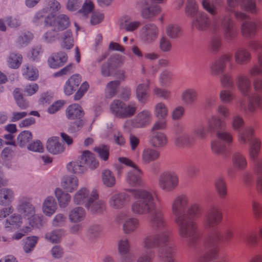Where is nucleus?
Returning a JSON list of instances; mask_svg holds the SVG:
<instances>
[{"label": "nucleus", "instance_id": "obj_1", "mask_svg": "<svg viewBox=\"0 0 262 262\" xmlns=\"http://www.w3.org/2000/svg\"><path fill=\"white\" fill-rule=\"evenodd\" d=\"M127 191L134 198L130 208L133 213L136 215L150 213V226L159 230L158 233L148 235L144 238L143 242L144 248L151 249L169 242L170 233L166 228V223L164 214L161 210L155 209L156 201L159 200L158 194L156 192L145 189H131Z\"/></svg>", "mask_w": 262, "mask_h": 262}, {"label": "nucleus", "instance_id": "obj_2", "mask_svg": "<svg viewBox=\"0 0 262 262\" xmlns=\"http://www.w3.org/2000/svg\"><path fill=\"white\" fill-rule=\"evenodd\" d=\"M85 165L91 169H94L99 165V162L96 160L94 154L89 150L83 151L80 160L71 162L67 165V167L70 172L82 173L86 169Z\"/></svg>", "mask_w": 262, "mask_h": 262}, {"label": "nucleus", "instance_id": "obj_3", "mask_svg": "<svg viewBox=\"0 0 262 262\" xmlns=\"http://www.w3.org/2000/svg\"><path fill=\"white\" fill-rule=\"evenodd\" d=\"M111 112L116 117L126 119L134 116L138 107L136 103H125L119 99L114 100L110 104Z\"/></svg>", "mask_w": 262, "mask_h": 262}, {"label": "nucleus", "instance_id": "obj_4", "mask_svg": "<svg viewBox=\"0 0 262 262\" xmlns=\"http://www.w3.org/2000/svg\"><path fill=\"white\" fill-rule=\"evenodd\" d=\"M174 221L178 227L179 234L181 237H191L196 234L197 224L187 214L175 218Z\"/></svg>", "mask_w": 262, "mask_h": 262}, {"label": "nucleus", "instance_id": "obj_5", "mask_svg": "<svg viewBox=\"0 0 262 262\" xmlns=\"http://www.w3.org/2000/svg\"><path fill=\"white\" fill-rule=\"evenodd\" d=\"M119 161L127 166L132 167L133 169L130 171L127 177V182L132 186H139L143 184L142 172L136 165L130 159L124 157L119 158Z\"/></svg>", "mask_w": 262, "mask_h": 262}, {"label": "nucleus", "instance_id": "obj_6", "mask_svg": "<svg viewBox=\"0 0 262 262\" xmlns=\"http://www.w3.org/2000/svg\"><path fill=\"white\" fill-rule=\"evenodd\" d=\"M179 178L178 176L171 172L161 173L158 179V186L164 191L170 192L178 186Z\"/></svg>", "mask_w": 262, "mask_h": 262}, {"label": "nucleus", "instance_id": "obj_7", "mask_svg": "<svg viewBox=\"0 0 262 262\" xmlns=\"http://www.w3.org/2000/svg\"><path fill=\"white\" fill-rule=\"evenodd\" d=\"M99 194L97 190H94L89 193V190L85 187L80 189L74 195L73 201L75 204L81 205L85 203L87 208H89L91 203L97 200Z\"/></svg>", "mask_w": 262, "mask_h": 262}, {"label": "nucleus", "instance_id": "obj_8", "mask_svg": "<svg viewBox=\"0 0 262 262\" xmlns=\"http://www.w3.org/2000/svg\"><path fill=\"white\" fill-rule=\"evenodd\" d=\"M223 215L221 210L217 207H211L206 213L203 225L206 229L217 227L222 221Z\"/></svg>", "mask_w": 262, "mask_h": 262}, {"label": "nucleus", "instance_id": "obj_9", "mask_svg": "<svg viewBox=\"0 0 262 262\" xmlns=\"http://www.w3.org/2000/svg\"><path fill=\"white\" fill-rule=\"evenodd\" d=\"M189 204V197L185 194L179 195L173 199L171 204V210L174 219L186 215L185 211Z\"/></svg>", "mask_w": 262, "mask_h": 262}, {"label": "nucleus", "instance_id": "obj_10", "mask_svg": "<svg viewBox=\"0 0 262 262\" xmlns=\"http://www.w3.org/2000/svg\"><path fill=\"white\" fill-rule=\"evenodd\" d=\"M46 27H53L54 31H61L70 25V20L69 17L64 15L61 14L57 17L54 15L48 16L45 21Z\"/></svg>", "mask_w": 262, "mask_h": 262}, {"label": "nucleus", "instance_id": "obj_11", "mask_svg": "<svg viewBox=\"0 0 262 262\" xmlns=\"http://www.w3.org/2000/svg\"><path fill=\"white\" fill-rule=\"evenodd\" d=\"M175 144L179 147H187L193 143L194 139L183 126H178L176 129Z\"/></svg>", "mask_w": 262, "mask_h": 262}, {"label": "nucleus", "instance_id": "obj_12", "mask_svg": "<svg viewBox=\"0 0 262 262\" xmlns=\"http://www.w3.org/2000/svg\"><path fill=\"white\" fill-rule=\"evenodd\" d=\"M232 55L227 53L211 62L210 65V73L212 75L217 76L223 72L226 68V63L231 60Z\"/></svg>", "mask_w": 262, "mask_h": 262}, {"label": "nucleus", "instance_id": "obj_13", "mask_svg": "<svg viewBox=\"0 0 262 262\" xmlns=\"http://www.w3.org/2000/svg\"><path fill=\"white\" fill-rule=\"evenodd\" d=\"M261 27V24L259 21L245 20L241 26V33L244 37L250 38L254 36Z\"/></svg>", "mask_w": 262, "mask_h": 262}, {"label": "nucleus", "instance_id": "obj_14", "mask_svg": "<svg viewBox=\"0 0 262 262\" xmlns=\"http://www.w3.org/2000/svg\"><path fill=\"white\" fill-rule=\"evenodd\" d=\"M235 84L238 90L244 96H247L251 91V80L244 74L237 75L235 79Z\"/></svg>", "mask_w": 262, "mask_h": 262}, {"label": "nucleus", "instance_id": "obj_15", "mask_svg": "<svg viewBox=\"0 0 262 262\" xmlns=\"http://www.w3.org/2000/svg\"><path fill=\"white\" fill-rule=\"evenodd\" d=\"M255 130L253 127H247L239 132L237 136V141L239 145L246 146L248 143H253L254 137Z\"/></svg>", "mask_w": 262, "mask_h": 262}, {"label": "nucleus", "instance_id": "obj_16", "mask_svg": "<svg viewBox=\"0 0 262 262\" xmlns=\"http://www.w3.org/2000/svg\"><path fill=\"white\" fill-rule=\"evenodd\" d=\"M252 58L250 51L245 48L237 49L234 53L235 62L239 66H244L249 63Z\"/></svg>", "mask_w": 262, "mask_h": 262}, {"label": "nucleus", "instance_id": "obj_17", "mask_svg": "<svg viewBox=\"0 0 262 262\" xmlns=\"http://www.w3.org/2000/svg\"><path fill=\"white\" fill-rule=\"evenodd\" d=\"M82 80L81 76L78 74L72 75L66 81L64 86V92L67 95H72L77 89Z\"/></svg>", "mask_w": 262, "mask_h": 262}, {"label": "nucleus", "instance_id": "obj_18", "mask_svg": "<svg viewBox=\"0 0 262 262\" xmlns=\"http://www.w3.org/2000/svg\"><path fill=\"white\" fill-rule=\"evenodd\" d=\"M68 59L67 54L60 51L52 54L48 59V63L52 68H58L67 63Z\"/></svg>", "mask_w": 262, "mask_h": 262}, {"label": "nucleus", "instance_id": "obj_19", "mask_svg": "<svg viewBox=\"0 0 262 262\" xmlns=\"http://www.w3.org/2000/svg\"><path fill=\"white\" fill-rule=\"evenodd\" d=\"M48 151L54 155L59 154L63 152L65 147L59 141L57 137H52L49 138L47 142L46 145Z\"/></svg>", "mask_w": 262, "mask_h": 262}, {"label": "nucleus", "instance_id": "obj_20", "mask_svg": "<svg viewBox=\"0 0 262 262\" xmlns=\"http://www.w3.org/2000/svg\"><path fill=\"white\" fill-rule=\"evenodd\" d=\"M130 198L126 193H118L113 195L110 200V206L115 209L122 207L126 203H128Z\"/></svg>", "mask_w": 262, "mask_h": 262}, {"label": "nucleus", "instance_id": "obj_21", "mask_svg": "<svg viewBox=\"0 0 262 262\" xmlns=\"http://www.w3.org/2000/svg\"><path fill=\"white\" fill-rule=\"evenodd\" d=\"M167 142V137L164 133L160 132L151 133L150 143L152 146L162 147L165 146Z\"/></svg>", "mask_w": 262, "mask_h": 262}, {"label": "nucleus", "instance_id": "obj_22", "mask_svg": "<svg viewBox=\"0 0 262 262\" xmlns=\"http://www.w3.org/2000/svg\"><path fill=\"white\" fill-rule=\"evenodd\" d=\"M210 23L208 15L206 13H201L196 16L193 21L192 25L198 30H204L210 26Z\"/></svg>", "mask_w": 262, "mask_h": 262}, {"label": "nucleus", "instance_id": "obj_23", "mask_svg": "<svg viewBox=\"0 0 262 262\" xmlns=\"http://www.w3.org/2000/svg\"><path fill=\"white\" fill-rule=\"evenodd\" d=\"M151 114L147 110H144L136 116L135 126L137 127H143L149 124L151 121Z\"/></svg>", "mask_w": 262, "mask_h": 262}, {"label": "nucleus", "instance_id": "obj_24", "mask_svg": "<svg viewBox=\"0 0 262 262\" xmlns=\"http://www.w3.org/2000/svg\"><path fill=\"white\" fill-rule=\"evenodd\" d=\"M66 113L67 118L70 120L80 119L84 115L81 107L78 104H73L69 106Z\"/></svg>", "mask_w": 262, "mask_h": 262}, {"label": "nucleus", "instance_id": "obj_25", "mask_svg": "<svg viewBox=\"0 0 262 262\" xmlns=\"http://www.w3.org/2000/svg\"><path fill=\"white\" fill-rule=\"evenodd\" d=\"M232 162L233 167L238 170H244L248 165L246 157L240 152L234 153L232 157Z\"/></svg>", "mask_w": 262, "mask_h": 262}, {"label": "nucleus", "instance_id": "obj_26", "mask_svg": "<svg viewBox=\"0 0 262 262\" xmlns=\"http://www.w3.org/2000/svg\"><path fill=\"white\" fill-rule=\"evenodd\" d=\"M78 186V180L75 176H66L61 182V186L66 191L72 192L76 190Z\"/></svg>", "mask_w": 262, "mask_h": 262}, {"label": "nucleus", "instance_id": "obj_27", "mask_svg": "<svg viewBox=\"0 0 262 262\" xmlns=\"http://www.w3.org/2000/svg\"><path fill=\"white\" fill-rule=\"evenodd\" d=\"M198 99V93L193 89H188L184 91L181 94V100L185 104L191 105Z\"/></svg>", "mask_w": 262, "mask_h": 262}, {"label": "nucleus", "instance_id": "obj_28", "mask_svg": "<svg viewBox=\"0 0 262 262\" xmlns=\"http://www.w3.org/2000/svg\"><path fill=\"white\" fill-rule=\"evenodd\" d=\"M253 170L256 176V190L258 194L262 195V159L255 164Z\"/></svg>", "mask_w": 262, "mask_h": 262}, {"label": "nucleus", "instance_id": "obj_29", "mask_svg": "<svg viewBox=\"0 0 262 262\" xmlns=\"http://www.w3.org/2000/svg\"><path fill=\"white\" fill-rule=\"evenodd\" d=\"M13 96L17 106L21 110L27 109L29 106L28 101L25 99L19 88H15L13 92Z\"/></svg>", "mask_w": 262, "mask_h": 262}, {"label": "nucleus", "instance_id": "obj_30", "mask_svg": "<svg viewBox=\"0 0 262 262\" xmlns=\"http://www.w3.org/2000/svg\"><path fill=\"white\" fill-rule=\"evenodd\" d=\"M160 157V152L156 149L147 148L143 150L142 160L144 164H148L157 160Z\"/></svg>", "mask_w": 262, "mask_h": 262}, {"label": "nucleus", "instance_id": "obj_31", "mask_svg": "<svg viewBox=\"0 0 262 262\" xmlns=\"http://www.w3.org/2000/svg\"><path fill=\"white\" fill-rule=\"evenodd\" d=\"M149 81L147 80L146 83L140 84L137 86L136 95L140 102L144 103L147 100L149 97L147 91L149 89Z\"/></svg>", "mask_w": 262, "mask_h": 262}, {"label": "nucleus", "instance_id": "obj_32", "mask_svg": "<svg viewBox=\"0 0 262 262\" xmlns=\"http://www.w3.org/2000/svg\"><path fill=\"white\" fill-rule=\"evenodd\" d=\"M22 70L23 75L30 81H36L39 77L38 70L31 64L25 65Z\"/></svg>", "mask_w": 262, "mask_h": 262}, {"label": "nucleus", "instance_id": "obj_33", "mask_svg": "<svg viewBox=\"0 0 262 262\" xmlns=\"http://www.w3.org/2000/svg\"><path fill=\"white\" fill-rule=\"evenodd\" d=\"M223 26L224 28V34L225 37L228 39L234 38L237 35V31L234 28V24L233 21L228 19L223 21Z\"/></svg>", "mask_w": 262, "mask_h": 262}, {"label": "nucleus", "instance_id": "obj_34", "mask_svg": "<svg viewBox=\"0 0 262 262\" xmlns=\"http://www.w3.org/2000/svg\"><path fill=\"white\" fill-rule=\"evenodd\" d=\"M60 43L61 47L67 50L70 49L74 46V39L72 32L67 30L60 36Z\"/></svg>", "mask_w": 262, "mask_h": 262}, {"label": "nucleus", "instance_id": "obj_35", "mask_svg": "<svg viewBox=\"0 0 262 262\" xmlns=\"http://www.w3.org/2000/svg\"><path fill=\"white\" fill-rule=\"evenodd\" d=\"M57 204L55 199L52 196H49L43 204L42 210L45 214L51 216L55 212Z\"/></svg>", "mask_w": 262, "mask_h": 262}, {"label": "nucleus", "instance_id": "obj_36", "mask_svg": "<svg viewBox=\"0 0 262 262\" xmlns=\"http://www.w3.org/2000/svg\"><path fill=\"white\" fill-rule=\"evenodd\" d=\"M247 107L250 112H253L257 108L262 109V94H254L250 97Z\"/></svg>", "mask_w": 262, "mask_h": 262}, {"label": "nucleus", "instance_id": "obj_37", "mask_svg": "<svg viewBox=\"0 0 262 262\" xmlns=\"http://www.w3.org/2000/svg\"><path fill=\"white\" fill-rule=\"evenodd\" d=\"M261 142L258 139H254L249 149V157L251 160L255 161L258 157L260 150Z\"/></svg>", "mask_w": 262, "mask_h": 262}, {"label": "nucleus", "instance_id": "obj_38", "mask_svg": "<svg viewBox=\"0 0 262 262\" xmlns=\"http://www.w3.org/2000/svg\"><path fill=\"white\" fill-rule=\"evenodd\" d=\"M224 126H225V122L218 117L213 116L208 120V130L210 132Z\"/></svg>", "mask_w": 262, "mask_h": 262}, {"label": "nucleus", "instance_id": "obj_39", "mask_svg": "<svg viewBox=\"0 0 262 262\" xmlns=\"http://www.w3.org/2000/svg\"><path fill=\"white\" fill-rule=\"evenodd\" d=\"M158 47L162 53H169L172 50V41L166 36H161L159 40Z\"/></svg>", "mask_w": 262, "mask_h": 262}, {"label": "nucleus", "instance_id": "obj_40", "mask_svg": "<svg viewBox=\"0 0 262 262\" xmlns=\"http://www.w3.org/2000/svg\"><path fill=\"white\" fill-rule=\"evenodd\" d=\"M85 215L84 210L82 207H78L70 212L69 219L72 222H79L84 219Z\"/></svg>", "mask_w": 262, "mask_h": 262}, {"label": "nucleus", "instance_id": "obj_41", "mask_svg": "<svg viewBox=\"0 0 262 262\" xmlns=\"http://www.w3.org/2000/svg\"><path fill=\"white\" fill-rule=\"evenodd\" d=\"M38 240V237L36 236H29L24 239L23 243L24 251L27 253H30L34 249Z\"/></svg>", "mask_w": 262, "mask_h": 262}, {"label": "nucleus", "instance_id": "obj_42", "mask_svg": "<svg viewBox=\"0 0 262 262\" xmlns=\"http://www.w3.org/2000/svg\"><path fill=\"white\" fill-rule=\"evenodd\" d=\"M161 12V9L158 6H153L151 7H145L141 12V16L144 18L150 19Z\"/></svg>", "mask_w": 262, "mask_h": 262}, {"label": "nucleus", "instance_id": "obj_43", "mask_svg": "<svg viewBox=\"0 0 262 262\" xmlns=\"http://www.w3.org/2000/svg\"><path fill=\"white\" fill-rule=\"evenodd\" d=\"M154 112L158 118L165 119L168 115V109L164 103L160 102L155 105Z\"/></svg>", "mask_w": 262, "mask_h": 262}, {"label": "nucleus", "instance_id": "obj_44", "mask_svg": "<svg viewBox=\"0 0 262 262\" xmlns=\"http://www.w3.org/2000/svg\"><path fill=\"white\" fill-rule=\"evenodd\" d=\"M146 39L148 41H153L159 34L158 27L154 24H147L145 26Z\"/></svg>", "mask_w": 262, "mask_h": 262}, {"label": "nucleus", "instance_id": "obj_45", "mask_svg": "<svg viewBox=\"0 0 262 262\" xmlns=\"http://www.w3.org/2000/svg\"><path fill=\"white\" fill-rule=\"evenodd\" d=\"M120 85V81L118 80L112 81L108 82L105 89V96L107 98H111L117 93V89Z\"/></svg>", "mask_w": 262, "mask_h": 262}, {"label": "nucleus", "instance_id": "obj_46", "mask_svg": "<svg viewBox=\"0 0 262 262\" xmlns=\"http://www.w3.org/2000/svg\"><path fill=\"white\" fill-rule=\"evenodd\" d=\"M14 199V193L12 190L4 188L0 190V204L6 205L11 202Z\"/></svg>", "mask_w": 262, "mask_h": 262}, {"label": "nucleus", "instance_id": "obj_47", "mask_svg": "<svg viewBox=\"0 0 262 262\" xmlns=\"http://www.w3.org/2000/svg\"><path fill=\"white\" fill-rule=\"evenodd\" d=\"M55 194L61 207H65L70 202L71 196L68 193H64L60 188H56Z\"/></svg>", "mask_w": 262, "mask_h": 262}, {"label": "nucleus", "instance_id": "obj_48", "mask_svg": "<svg viewBox=\"0 0 262 262\" xmlns=\"http://www.w3.org/2000/svg\"><path fill=\"white\" fill-rule=\"evenodd\" d=\"M251 211L253 217L258 220L262 218V204L257 200H253L251 203Z\"/></svg>", "mask_w": 262, "mask_h": 262}, {"label": "nucleus", "instance_id": "obj_49", "mask_svg": "<svg viewBox=\"0 0 262 262\" xmlns=\"http://www.w3.org/2000/svg\"><path fill=\"white\" fill-rule=\"evenodd\" d=\"M32 134L28 130L21 132L17 137V144L21 147H23L28 144L32 140Z\"/></svg>", "mask_w": 262, "mask_h": 262}, {"label": "nucleus", "instance_id": "obj_50", "mask_svg": "<svg viewBox=\"0 0 262 262\" xmlns=\"http://www.w3.org/2000/svg\"><path fill=\"white\" fill-rule=\"evenodd\" d=\"M19 212L25 216L30 218L34 215L35 213L34 208L29 202L23 203L19 205Z\"/></svg>", "mask_w": 262, "mask_h": 262}, {"label": "nucleus", "instance_id": "obj_51", "mask_svg": "<svg viewBox=\"0 0 262 262\" xmlns=\"http://www.w3.org/2000/svg\"><path fill=\"white\" fill-rule=\"evenodd\" d=\"M23 57L20 54L11 53L8 59V64L9 67L12 69H17L22 62Z\"/></svg>", "mask_w": 262, "mask_h": 262}, {"label": "nucleus", "instance_id": "obj_52", "mask_svg": "<svg viewBox=\"0 0 262 262\" xmlns=\"http://www.w3.org/2000/svg\"><path fill=\"white\" fill-rule=\"evenodd\" d=\"M139 222L137 219L131 218L125 221L123 229L125 233H129L135 230L138 227Z\"/></svg>", "mask_w": 262, "mask_h": 262}, {"label": "nucleus", "instance_id": "obj_53", "mask_svg": "<svg viewBox=\"0 0 262 262\" xmlns=\"http://www.w3.org/2000/svg\"><path fill=\"white\" fill-rule=\"evenodd\" d=\"M95 5L91 0H85L81 8L79 10L78 13L86 17H88L89 14L93 11Z\"/></svg>", "mask_w": 262, "mask_h": 262}, {"label": "nucleus", "instance_id": "obj_54", "mask_svg": "<svg viewBox=\"0 0 262 262\" xmlns=\"http://www.w3.org/2000/svg\"><path fill=\"white\" fill-rule=\"evenodd\" d=\"M215 186L220 198H224L227 195V187L225 180L221 178L215 182Z\"/></svg>", "mask_w": 262, "mask_h": 262}, {"label": "nucleus", "instance_id": "obj_55", "mask_svg": "<svg viewBox=\"0 0 262 262\" xmlns=\"http://www.w3.org/2000/svg\"><path fill=\"white\" fill-rule=\"evenodd\" d=\"M102 178L104 184L107 187H112L115 184V178L108 170H104L102 172Z\"/></svg>", "mask_w": 262, "mask_h": 262}, {"label": "nucleus", "instance_id": "obj_56", "mask_svg": "<svg viewBox=\"0 0 262 262\" xmlns=\"http://www.w3.org/2000/svg\"><path fill=\"white\" fill-rule=\"evenodd\" d=\"M39 90V85L36 83H27L23 89V92L26 96H31L35 94Z\"/></svg>", "mask_w": 262, "mask_h": 262}, {"label": "nucleus", "instance_id": "obj_57", "mask_svg": "<svg viewBox=\"0 0 262 262\" xmlns=\"http://www.w3.org/2000/svg\"><path fill=\"white\" fill-rule=\"evenodd\" d=\"M174 256L175 249L172 247H166L163 253V262H176Z\"/></svg>", "mask_w": 262, "mask_h": 262}, {"label": "nucleus", "instance_id": "obj_58", "mask_svg": "<svg viewBox=\"0 0 262 262\" xmlns=\"http://www.w3.org/2000/svg\"><path fill=\"white\" fill-rule=\"evenodd\" d=\"M166 33L171 38H176L181 34L180 27L176 25H169L166 28Z\"/></svg>", "mask_w": 262, "mask_h": 262}, {"label": "nucleus", "instance_id": "obj_59", "mask_svg": "<svg viewBox=\"0 0 262 262\" xmlns=\"http://www.w3.org/2000/svg\"><path fill=\"white\" fill-rule=\"evenodd\" d=\"M252 77L262 75V53L258 56V65H254L249 71Z\"/></svg>", "mask_w": 262, "mask_h": 262}, {"label": "nucleus", "instance_id": "obj_60", "mask_svg": "<svg viewBox=\"0 0 262 262\" xmlns=\"http://www.w3.org/2000/svg\"><path fill=\"white\" fill-rule=\"evenodd\" d=\"M211 148L212 151L217 155L223 154L225 150V146L222 144L220 141L216 140L212 141L211 143Z\"/></svg>", "mask_w": 262, "mask_h": 262}, {"label": "nucleus", "instance_id": "obj_61", "mask_svg": "<svg viewBox=\"0 0 262 262\" xmlns=\"http://www.w3.org/2000/svg\"><path fill=\"white\" fill-rule=\"evenodd\" d=\"M172 79V73L170 72L164 71L161 74L160 82L162 86H167L171 83Z\"/></svg>", "mask_w": 262, "mask_h": 262}, {"label": "nucleus", "instance_id": "obj_62", "mask_svg": "<svg viewBox=\"0 0 262 262\" xmlns=\"http://www.w3.org/2000/svg\"><path fill=\"white\" fill-rule=\"evenodd\" d=\"M90 85L89 83L87 81H84L74 95V99L76 101L80 100L88 91Z\"/></svg>", "mask_w": 262, "mask_h": 262}, {"label": "nucleus", "instance_id": "obj_63", "mask_svg": "<svg viewBox=\"0 0 262 262\" xmlns=\"http://www.w3.org/2000/svg\"><path fill=\"white\" fill-rule=\"evenodd\" d=\"M241 7L246 11L251 13H255L257 11L255 2L254 0H243Z\"/></svg>", "mask_w": 262, "mask_h": 262}, {"label": "nucleus", "instance_id": "obj_64", "mask_svg": "<svg viewBox=\"0 0 262 262\" xmlns=\"http://www.w3.org/2000/svg\"><path fill=\"white\" fill-rule=\"evenodd\" d=\"M153 94L158 97L164 99H168L171 96L170 91L158 87H155L153 89Z\"/></svg>", "mask_w": 262, "mask_h": 262}]
</instances>
